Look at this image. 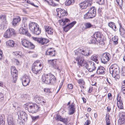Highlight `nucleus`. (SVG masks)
<instances>
[{
    "mask_svg": "<svg viewBox=\"0 0 125 125\" xmlns=\"http://www.w3.org/2000/svg\"><path fill=\"white\" fill-rule=\"evenodd\" d=\"M42 79L43 82L48 84L55 82L56 80L54 76L51 73L43 74L42 77Z\"/></svg>",
    "mask_w": 125,
    "mask_h": 125,
    "instance_id": "nucleus-1",
    "label": "nucleus"
},
{
    "mask_svg": "<svg viewBox=\"0 0 125 125\" xmlns=\"http://www.w3.org/2000/svg\"><path fill=\"white\" fill-rule=\"evenodd\" d=\"M43 64L39 60L35 61L32 65V70L33 73H39L43 68Z\"/></svg>",
    "mask_w": 125,
    "mask_h": 125,
    "instance_id": "nucleus-2",
    "label": "nucleus"
},
{
    "mask_svg": "<svg viewBox=\"0 0 125 125\" xmlns=\"http://www.w3.org/2000/svg\"><path fill=\"white\" fill-rule=\"evenodd\" d=\"M96 10L94 7H92L91 8L88 12L84 15V19L92 18L95 17L96 15Z\"/></svg>",
    "mask_w": 125,
    "mask_h": 125,
    "instance_id": "nucleus-3",
    "label": "nucleus"
},
{
    "mask_svg": "<svg viewBox=\"0 0 125 125\" xmlns=\"http://www.w3.org/2000/svg\"><path fill=\"white\" fill-rule=\"evenodd\" d=\"M110 73L112 74L113 77L115 78H117V76L119 73L118 67L116 64L112 65L110 69Z\"/></svg>",
    "mask_w": 125,
    "mask_h": 125,
    "instance_id": "nucleus-4",
    "label": "nucleus"
},
{
    "mask_svg": "<svg viewBox=\"0 0 125 125\" xmlns=\"http://www.w3.org/2000/svg\"><path fill=\"white\" fill-rule=\"evenodd\" d=\"M29 112L32 113H35L40 110V107L36 104L30 103L29 104Z\"/></svg>",
    "mask_w": 125,
    "mask_h": 125,
    "instance_id": "nucleus-5",
    "label": "nucleus"
},
{
    "mask_svg": "<svg viewBox=\"0 0 125 125\" xmlns=\"http://www.w3.org/2000/svg\"><path fill=\"white\" fill-rule=\"evenodd\" d=\"M75 60L78 65L81 66H84L86 67V66L88 64V62L85 60L83 57L78 56L76 58Z\"/></svg>",
    "mask_w": 125,
    "mask_h": 125,
    "instance_id": "nucleus-6",
    "label": "nucleus"
},
{
    "mask_svg": "<svg viewBox=\"0 0 125 125\" xmlns=\"http://www.w3.org/2000/svg\"><path fill=\"white\" fill-rule=\"evenodd\" d=\"M22 45L26 48L30 49H33L35 47L34 45L28 40L23 39L21 41Z\"/></svg>",
    "mask_w": 125,
    "mask_h": 125,
    "instance_id": "nucleus-7",
    "label": "nucleus"
},
{
    "mask_svg": "<svg viewBox=\"0 0 125 125\" xmlns=\"http://www.w3.org/2000/svg\"><path fill=\"white\" fill-rule=\"evenodd\" d=\"M111 59V55L108 53H105L103 54L101 59L102 63L106 64Z\"/></svg>",
    "mask_w": 125,
    "mask_h": 125,
    "instance_id": "nucleus-8",
    "label": "nucleus"
},
{
    "mask_svg": "<svg viewBox=\"0 0 125 125\" xmlns=\"http://www.w3.org/2000/svg\"><path fill=\"white\" fill-rule=\"evenodd\" d=\"M77 52L81 53L83 55L88 56L91 55L92 52V51L89 50L84 51L83 49H81L80 48L78 49L75 52V54H77Z\"/></svg>",
    "mask_w": 125,
    "mask_h": 125,
    "instance_id": "nucleus-9",
    "label": "nucleus"
},
{
    "mask_svg": "<svg viewBox=\"0 0 125 125\" xmlns=\"http://www.w3.org/2000/svg\"><path fill=\"white\" fill-rule=\"evenodd\" d=\"M48 63L53 68L58 71H61L59 69V67L57 64L56 59L49 60H48Z\"/></svg>",
    "mask_w": 125,
    "mask_h": 125,
    "instance_id": "nucleus-10",
    "label": "nucleus"
},
{
    "mask_svg": "<svg viewBox=\"0 0 125 125\" xmlns=\"http://www.w3.org/2000/svg\"><path fill=\"white\" fill-rule=\"evenodd\" d=\"M15 34V31L13 29L11 28L8 29L4 33L3 36L5 38H9Z\"/></svg>",
    "mask_w": 125,
    "mask_h": 125,
    "instance_id": "nucleus-11",
    "label": "nucleus"
},
{
    "mask_svg": "<svg viewBox=\"0 0 125 125\" xmlns=\"http://www.w3.org/2000/svg\"><path fill=\"white\" fill-rule=\"evenodd\" d=\"M32 38L33 40L37 41L38 43L41 45L46 44L49 42L48 40L44 38H38L34 37H32Z\"/></svg>",
    "mask_w": 125,
    "mask_h": 125,
    "instance_id": "nucleus-12",
    "label": "nucleus"
},
{
    "mask_svg": "<svg viewBox=\"0 0 125 125\" xmlns=\"http://www.w3.org/2000/svg\"><path fill=\"white\" fill-rule=\"evenodd\" d=\"M92 4V0H87L84 1L80 4V7L82 9H85L87 7L90 6Z\"/></svg>",
    "mask_w": 125,
    "mask_h": 125,
    "instance_id": "nucleus-13",
    "label": "nucleus"
},
{
    "mask_svg": "<svg viewBox=\"0 0 125 125\" xmlns=\"http://www.w3.org/2000/svg\"><path fill=\"white\" fill-rule=\"evenodd\" d=\"M86 68L88 70L89 72H93L96 68L95 64L92 61H89L87 65L86 66Z\"/></svg>",
    "mask_w": 125,
    "mask_h": 125,
    "instance_id": "nucleus-14",
    "label": "nucleus"
},
{
    "mask_svg": "<svg viewBox=\"0 0 125 125\" xmlns=\"http://www.w3.org/2000/svg\"><path fill=\"white\" fill-rule=\"evenodd\" d=\"M17 114L19 118L23 119L24 121L27 120V114L21 110L17 112Z\"/></svg>",
    "mask_w": 125,
    "mask_h": 125,
    "instance_id": "nucleus-15",
    "label": "nucleus"
},
{
    "mask_svg": "<svg viewBox=\"0 0 125 125\" xmlns=\"http://www.w3.org/2000/svg\"><path fill=\"white\" fill-rule=\"evenodd\" d=\"M68 109L69 115L73 114L75 112V104L73 103L70 105H69L68 107Z\"/></svg>",
    "mask_w": 125,
    "mask_h": 125,
    "instance_id": "nucleus-16",
    "label": "nucleus"
},
{
    "mask_svg": "<svg viewBox=\"0 0 125 125\" xmlns=\"http://www.w3.org/2000/svg\"><path fill=\"white\" fill-rule=\"evenodd\" d=\"M19 32L20 34L26 35L29 37L31 36V35L28 32L27 29L24 28L22 27H21L19 29Z\"/></svg>",
    "mask_w": 125,
    "mask_h": 125,
    "instance_id": "nucleus-17",
    "label": "nucleus"
},
{
    "mask_svg": "<svg viewBox=\"0 0 125 125\" xmlns=\"http://www.w3.org/2000/svg\"><path fill=\"white\" fill-rule=\"evenodd\" d=\"M44 28L46 32L48 34L51 35H53L54 30L52 27L47 25H45Z\"/></svg>",
    "mask_w": 125,
    "mask_h": 125,
    "instance_id": "nucleus-18",
    "label": "nucleus"
},
{
    "mask_svg": "<svg viewBox=\"0 0 125 125\" xmlns=\"http://www.w3.org/2000/svg\"><path fill=\"white\" fill-rule=\"evenodd\" d=\"M56 11L57 12V15H59V13L60 14V17H59V18L61 17V16H62L65 15H66L67 14V13L65 10L63 9H62L61 8H58L56 10Z\"/></svg>",
    "mask_w": 125,
    "mask_h": 125,
    "instance_id": "nucleus-19",
    "label": "nucleus"
},
{
    "mask_svg": "<svg viewBox=\"0 0 125 125\" xmlns=\"http://www.w3.org/2000/svg\"><path fill=\"white\" fill-rule=\"evenodd\" d=\"M76 23V21H75L71 22L69 24H67L66 26L64 27V30L65 32H67L73 27Z\"/></svg>",
    "mask_w": 125,
    "mask_h": 125,
    "instance_id": "nucleus-20",
    "label": "nucleus"
},
{
    "mask_svg": "<svg viewBox=\"0 0 125 125\" xmlns=\"http://www.w3.org/2000/svg\"><path fill=\"white\" fill-rule=\"evenodd\" d=\"M52 48H48L46 52L45 55H49L50 56L52 57L55 56V51L52 49Z\"/></svg>",
    "mask_w": 125,
    "mask_h": 125,
    "instance_id": "nucleus-21",
    "label": "nucleus"
},
{
    "mask_svg": "<svg viewBox=\"0 0 125 125\" xmlns=\"http://www.w3.org/2000/svg\"><path fill=\"white\" fill-rule=\"evenodd\" d=\"M39 25L38 24L33 22H30L29 24V29L31 32L36 29Z\"/></svg>",
    "mask_w": 125,
    "mask_h": 125,
    "instance_id": "nucleus-22",
    "label": "nucleus"
},
{
    "mask_svg": "<svg viewBox=\"0 0 125 125\" xmlns=\"http://www.w3.org/2000/svg\"><path fill=\"white\" fill-rule=\"evenodd\" d=\"M119 116V119L118 120V121L121 123L120 124L124 123H125V114L124 113H121L120 114Z\"/></svg>",
    "mask_w": 125,
    "mask_h": 125,
    "instance_id": "nucleus-23",
    "label": "nucleus"
},
{
    "mask_svg": "<svg viewBox=\"0 0 125 125\" xmlns=\"http://www.w3.org/2000/svg\"><path fill=\"white\" fill-rule=\"evenodd\" d=\"M6 45L8 47H13L15 46L16 44L15 42L12 40H10L6 42Z\"/></svg>",
    "mask_w": 125,
    "mask_h": 125,
    "instance_id": "nucleus-24",
    "label": "nucleus"
},
{
    "mask_svg": "<svg viewBox=\"0 0 125 125\" xmlns=\"http://www.w3.org/2000/svg\"><path fill=\"white\" fill-rule=\"evenodd\" d=\"M23 81L22 82V84L24 86H26L28 85L30 82L29 77L26 76L23 78Z\"/></svg>",
    "mask_w": 125,
    "mask_h": 125,
    "instance_id": "nucleus-25",
    "label": "nucleus"
},
{
    "mask_svg": "<svg viewBox=\"0 0 125 125\" xmlns=\"http://www.w3.org/2000/svg\"><path fill=\"white\" fill-rule=\"evenodd\" d=\"M119 32L120 35L123 37H125V30L123 28L121 24L119 23Z\"/></svg>",
    "mask_w": 125,
    "mask_h": 125,
    "instance_id": "nucleus-26",
    "label": "nucleus"
},
{
    "mask_svg": "<svg viewBox=\"0 0 125 125\" xmlns=\"http://www.w3.org/2000/svg\"><path fill=\"white\" fill-rule=\"evenodd\" d=\"M58 21L61 25H65L67 23L69 22L70 20L68 19L65 18L59 20Z\"/></svg>",
    "mask_w": 125,
    "mask_h": 125,
    "instance_id": "nucleus-27",
    "label": "nucleus"
},
{
    "mask_svg": "<svg viewBox=\"0 0 125 125\" xmlns=\"http://www.w3.org/2000/svg\"><path fill=\"white\" fill-rule=\"evenodd\" d=\"M93 37L96 38L97 40L100 41L102 37L101 33L99 32H96L93 35Z\"/></svg>",
    "mask_w": 125,
    "mask_h": 125,
    "instance_id": "nucleus-28",
    "label": "nucleus"
},
{
    "mask_svg": "<svg viewBox=\"0 0 125 125\" xmlns=\"http://www.w3.org/2000/svg\"><path fill=\"white\" fill-rule=\"evenodd\" d=\"M108 26L111 28L114 31H115L117 30V27L115 23L113 22H111L108 24Z\"/></svg>",
    "mask_w": 125,
    "mask_h": 125,
    "instance_id": "nucleus-29",
    "label": "nucleus"
},
{
    "mask_svg": "<svg viewBox=\"0 0 125 125\" xmlns=\"http://www.w3.org/2000/svg\"><path fill=\"white\" fill-rule=\"evenodd\" d=\"M104 68L102 66L99 67L96 72V73L98 74H104Z\"/></svg>",
    "mask_w": 125,
    "mask_h": 125,
    "instance_id": "nucleus-30",
    "label": "nucleus"
},
{
    "mask_svg": "<svg viewBox=\"0 0 125 125\" xmlns=\"http://www.w3.org/2000/svg\"><path fill=\"white\" fill-rule=\"evenodd\" d=\"M41 32V29L39 27V26L37 27L34 30H33V31L31 32L32 33L36 35H39Z\"/></svg>",
    "mask_w": 125,
    "mask_h": 125,
    "instance_id": "nucleus-31",
    "label": "nucleus"
},
{
    "mask_svg": "<svg viewBox=\"0 0 125 125\" xmlns=\"http://www.w3.org/2000/svg\"><path fill=\"white\" fill-rule=\"evenodd\" d=\"M55 118L56 120H57L60 121L64 123L66 122L67 119L62 117L60 115H56Z\"/></svg>",
    "mask_w": 125,
    "mask_h": 125,
    "instance_id": "nucleus-32",
    "label": "nucleus"
},
{
    "mask_svg": "<svg viewBox=\"0 0 125 125\" xmlns=\"http://www.w3.org/2000/svg\"><path fill=\"white\" fill-rule=\"evenodd\" d=\"M21 19L19 16H17L15 18L13 19L12 21V24L14 26L17 25L18 23L20 21Z\"/></svg>",
    "mask_w": 125,
    "mask_h": 125,
    "instance_id": "nucleus-33",
    "label": "nucleus"
},
{
    "mask_svg": "<svg viewBox=\"0 0 125 125\" xmlns=\"http://www.w3.org/2000/svg\"><path fill=\"white\" fill-rule=\"evenodd\" d=\"M7 21H2L0 25V29L2 30H5L7 25Z\"/></svg>",
    "mask_w": 125,
    "mask_h": 125,
    "instance_id": "nucleus-34",
    "label": "nucleus"
},
{
    "mask_svg": "<svg viewBox=\"0 0 125 125\" xmlns=\"http://www.w3.org/2000/svg\"><path fill=\"white\" fill-rule=\"evenodd\" d=\"M11 74L12 75L15 74H18V71L15 69V67L14 66H12L11 67Z\"/></svg>",
    "mask_w": 125,
    "mask_h": 125,
    "instance_id": "nucleus-35",
    "label": "nucleus"
},
{
    "mask_svg": "<svg viewBox=\"0 0 125 125\" xmlns=\"http://www.w3.org/2000/svg\"><path fill=\"white\" fill-rule=\"evenodd\" d=\"M117 105L118 108L121 109H122L123 108V104L122 101H121L120 99H119L118 97L117 98Z\"/></svg>",
    "mask_w": 125,
    "mask_h": 125,
    "instance_id": "nucleus-36",
    "label": "nucleus"
},
{
    "mask_svg": "<svg viewBox=\"0 0 125 125\" xmlns=\"http://www.w3.org/2000/svg\"><path fill=\"white\" fill-rule=\"evenodd\" d=\"M8 125H15L13 121V119L11 116H10L8 118Z\"/></svg>",
    "mask_w": 125,
    "mask_h": 125,
    "instance_id": "nucleus-37",
    "label": "nucleus"
},
{
    "mask_svg": "<svg viewBox=\"0 0 125 125\" xmlns=\"http://www.w3.org/2000/svg\"><path fill=\"white\" fill-rule=\"evenodd\" d=\"M45 2H47L49 5H52L53 6H55L57 5V4L54 3L52 0H43Z\"/></svg>",
    "mask_w": 125,
    "mask_h": 125,
    "instance_id": "nucleus-38",
    "label": "nucleus"
},
{
    "mask_svg": "<svg viewBox=\"0 0 125 125\" xmlns=\"http://www.w3.org/2000/svg\"><path fill=\"white\" fill-rule=\"evenodd\" d=\"M98 56L97 55H94L91 57V58L92 60L98 63Z\"/></svg>",
    "mask_w": 125,
    "mask_h": 125,
    "instance_id": "nucleus-39",
    "label": "nucleus"
},
{
    "mask_svg": "<svg viewBox=\"0 0 125 125\" xmlns=\"http://www.w3.org/2000/svg\"><path fill=\"white\" fill-rule=\"evenodd\" d=\"M75 1V0H67L65 2V4L66 6H69L71 4L74 3Z\"/></svg>",
    "mask_w": 125,
    "mask_h": 125,
    "instance_id": "nucleus-40",
    "label": "nucleus"
},
{
    "mask_svg": "<svg viewBox=\"0 0 125 125\" xmlns=\"http://www.w3.org/2000/svg\"><path fill=\"white\" fill-rule=\"evenodd\" d=\"M42 98L41 97H40V96L38 95H36L34 97V99L36 102L39 103L41 101V100Z\"/></svg>",
    "mask_w": 125,
    "mask_h": 125,
    "instance_id": "nucleus-41",
    "label": "nucleus"
},
{
    "mask_svg": "<svg viewBox=\"0 0 125 125\" xmlns=\"http://www.w3.org/2000/svg\"><path fill=\"white\" fill-rule=\"evenodd\" d=\"M118 38L117 36H114L112 38V40L115 44H117L118 43Z\"/></svg>",
    "mask_w": 125,
    "mask_h": 125,
    "instance_id": "nucleus-42",
    "label": "nucleus"
},
{
    "mask_svg": "<svg viewBox=\"0 0 125 125\" xmlns=\"http://www.w3.org/2000/svg\"><path fill=\"white\" fill-rule=\"evenodd\" d=\"M84 25L85 28L86 29L89 28L93 26V25L89 22L86 23H84Z\"/></svg>",
    "mask_w": 125,
    "mask_h": 125,
    "instance_id": "nucleus-43",
    "label": "nucleus"
},
{
    "mask_svg": "<svg viewBox=\"0 0 125 125\" xmlns=\"http://www.w3.org/2000/svg\"><path fill=\"white\" fill-rule=\"evenodd\" d=\"M92 38L90 40V43H91L93 44H95L96 43V41H98L96 39V38L94 37H93V36H92Z\"/></svg>",
    "mask_w": 125,
    "mask_h": 125,
    "instance_id": "nucleus-44",
    "label": "nucleus"
},
{
    "mask_svg": "<svg viewBox=\"0 0 125 125\" xmlns=\"http://www.w3.org/2000/svg\"><path fill=\"white\" fill-rule=\"evenodd\" d=\"M4 123L3 117L1 115H0V125H4Z\"/></svg>",
    "mask_w": 125,
    "mask_h": 125,
    "instance_id": "nucleus-45",
    "label": "nucleus"
},
{
    "mask_svg": "<svg viewBox=\"0 0 125 125\" xmlns=\"http://www.w3.org/2000/svg\"><path fill=\"white\" fill-rule=\"evenodd\" d=\"M17 75L18 74H15L14 75H12V76L13 77L12 81L14 83H15L17 81Z\"/></svg>",
    "mask_w": 125,
    "mask_h": 125,
    "instance_id": "nucleus-46",
    "label": "nucleus"
},
{
    "mask_svg": "<svg viewBox=\"0 0 125 125\" xmlns=\"http://www.w3.org/2000/svg\"><path fill=\"white\" fill-rule=\"evenodd\" d=\"M77 82L79 84L81 85H84L85 83L83 79H82L78 80H77Z\"/></svg>",
    "mask_w": 125,
    "mask_h": 125,
    "instance_id": "nucleus-47",
    "label": "nucleus"
},
{
    "mask_svg": "<svg viewBox=\"0 0 125 125\" xmlns=\"http://www.w3.org/2000/svg\"><path fill=\"white\" fill-rule=\"evenodd\" d=\"M0 19L3 21H6V16L5 15H0Z\"/></svg>",
    "mask_w": 125,
    "mask_h": 125,
    "instance_id": "nucleus-48",
    "label": "nucleus"
},
{
    "mask_svg": "<svg viewBox=\"0 0 125 125\" xmlns=\"http://www.w3.org/2000/svg\"><path fill=\"white\" fill-rule=\"evenodd\" d=\"M121 92L123 94H125V84H123L121 87Z\"/></svg>",
    "mask_w": 125,
    "mask_h": 125,
    "instance_id": "nucleus-49",
    "label": "nucleus"
},
{
    "mask_svg": "<svg viewBox=\"0 0 125 125\" xmlns=\"http://www.w3.org/2000/svg\"><path fill=\"white\" fill-rule=\"evenodd\" d=\"M122 75L124 76H125V67H122L121 69Z\"/></svg>",
    "mask_w": 125,
    "mask_h": 125,
    "instance_id": "nucleus-50",
    "label": "nucleus"
},
{
    "mask_svg": "<svg viewBox=\"0 0 125 125\" xmlns=\"http://www.w3.org/2000/svg\"><path fill=\"white\" fill-rule=\"evenodd\" d=\"M106 125H110V119H109V116H106Z\"/></svg>",
    "mask_w": 125,
    "mask_h": 125,
    "instance_id": "nucleus-51",
    "label": "nucleus"
},
{
    "mask_svg": "<svg viewBox=\"0 0 125 125\" xmlns=\"http://www.w3.org/2000/svg\"><path fill=\"white\" fill-rule=\"evenodd\" d=\"M98 3L99 4L102 5L105 2L104 0H96Z\"/></svg>",
    "mask_w": 125,
    "mask_h": 125,
    "instance_id": "nucleus-52",
    "label": "nucleus"
},
{
    "mask_svg": "<svg viewBox=\"0 0 125 125\" xmlns=\"http://www.w3.org/2000/svg\"><path fill=\"white\" fill-rule=\"evenodd\" d=\"M116 0L119 5L122 4L123 3L122 0Z\"/></svg>",
    "mask_w": 125,
    "mask_h": 125,
    "instance_id": "nucleus-53",
    "label": "nucleus"
},
{
    "mask_svg": "<svg viewBox=\"0 0 125 125\" xmlns=\"http://www.w3.org/2000/svg\"><path fill=\"white\" fill-rule=\"evenodd\" d=\"M29 104H25L24 106V107L25 108L26 110H28L29 111V108L28 107Z\"/></svg>",
    "mask_w": 125,
    "mask_h": 125,
    "instance_id": "nucleus-54",
    "label": "nucleus"
},
{
    "mask_svg": "<svg viewBox=\"0 0 125 125\" xmlns=\"http://www.w3.org/2000/svg\"><path fill=\"white\" fill-rule=\"evenodd\" d=\"M4 99V97L2 93H0V101L3 100Z\"/></svg>",
    "mask_w": 125,
    "mask_h": 125,
    "instance_id": "nucleus-55",
    "label": "nucleus"
},
{
    "mask_svg": "<svg viewBox=\"0 0 125 125\" xmlns=\"http://www.w3.org/2000/svg\"><path fill=\"white\" fill-rule=\"evenodd\" d=\"M40 103L42 105H45L46 103V102L45 101H44L42 100V99H41V101L40 102Z\"/></svg>",
    "mask_w": 125,
    "mask_h": 125,
    "instance_id": "nucleus-56",
    "label": "nucleus"
},
{
    "mask_svg": "<svg viewBox=\"0 0 125 125\" xmlns=\"http://www.w3.org/2000/svg\"><path fill=\"white\" fill-rule=\"evenodd\" d=\"M90 120H87L86 121L84 125H89L90 124Z\"/></svg>",
    "mask_w": 125,
    "mask_h": 125,
    "instance_id": "nucleus-57",
    "label": "nucleus"
},
{
    "mask_svg": "<svg viewBox=\"0 0 125 125\" xmlns=\"http://www.w3.org/2000/svg\"><path fill=\"white\" fill-rule=\"evenodd\" d=\"M23 56L22 54L21 53V52L19 53V54L17 56V57L18 58H21Z\"/></svg>",
    "mask_w": 125,
    "mask_h": 125,
    "instance_id": "nucleus-58",
    "label": "nucleus"
},
{
    "mask_svg": "<svg viewBox=\"0 0 125 125\" xmlns=\"http://www.w3.org/2000/svg\"><path fill=\"white\" fill-rule=\"evenodd\" d=\"M108 98L110 100L112 99V95L111 93H109L108 94Z\"/></svg>",
    "mask_w": 125,
    "mask_h": 125,
    "instance_id": "nucleus-59",
    "label": "nucleus"
},
{
    "mask_svg": "<svg viewBox=\"0 0 125 125\" xmlns=\"http://www.w3.org/2000/svg\"><path fill=\"white\" fill-rule=\"evenodd\" d=\"M68 88L70 89H72L73 88V86L72 84H69L68 85Z\"/></svg>",
    "mask_w": 125,
    "mask_h": 125,
    "instance_id": "nucleus-60",
    "label": "nucleus"
},
{
    "mask_svg": "<svg viewBox=\"0 0 125 125\" xmlns=\"http://www.w3.org/2000/svg\"><path fill=\"white\" fill-rule=\"evenodd\" d=\"M22 120H23V119H21L20 118L19 119L18 118V119L17 120L18 122L20 124H21V123H22L23 122H22Z\"/></svg>",
    "mask_w": 125,
    "mask_h": 125,
    "instance_id": "nucleus-61",
    "label": "nucleus"
},
{
    "mask_svg": "<svg viewBox=\"0 0 125 125\" xmlns=\"http://www.w3.org/2000/svg\"><path fill=\"white\" fill-rule=\"evenodd\" d=\"M39 118V116H36L34 117H32V119L33 120L35 121L37 119H38Z\"/></svg>",
    "mask_w": 125,
    "mask_h": 125,
    "instance_id": "nucleus-62",
    "label": "nucleus"
},
{
    "mask_svg": "<svg viewBox=\"0 0 125 125\" xmlns=\"http://www.w3.org/2000/svg\"><path fill=\"white\" fill-rule=\"evenodd\" d=\"M44 91L46 92L50 93V90L48 89L45 88L44 89Z\"/></svg>",
    "mask_w": 125,
    "mask_h": 125,
    "instance_id": "nucleus-63",
    "label": "nucleus"
},
{
    "mask_svg": "<svg viewBox=\"0 0 125 125\" xmlns=\"http://www.w3.org/2000/svg\"><path fill=\"white\" fill-rule=\"evenodd\" d=\"M2 52L0 49V60L2 59Z\"/></svg>",
    "mask_w": 125,
    "mask_h": 125,
    "instance_id": "nucleus-64",
    "label": "nucleus"
}]
</instances>
